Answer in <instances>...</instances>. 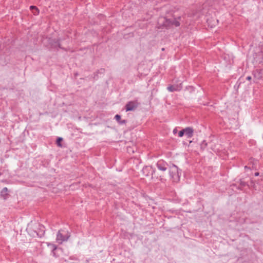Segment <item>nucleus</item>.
<instances>
[{
	"instance_id": "nucleus-1",
	"label": "nucleus",
	"mask_w": 263,
	"mask_h": 263,
	"mask_svg": "<svg viewBox=\"0 0 263 263\" xmlns=\"http://www.w3.org/2000/svg\"><path fill=\"white\" fill-rule=\"evenodd\" d=\"M169 174L173 182H177L180 180L181 174V170H179L178 167L173 164L170 166Z\"/></svg>"
},
{
	"instance_id": "nucleus-2",
	"label": "nucleus",
	"mask_w": 263,
	"mask_h": 263,
	"mask_svg": "<svg viewBox=\"0 0 263 263\" xmlns=\"http://www.w3.org/2000/svg\"><path fill=\"white\" fill-rule=\"evenodd\" d=\"M70 234L65 229L60 230L57 235V241L59 243H62L63 241H67L70 237Z\"/></svg>"
},
{
	"instance_id": "nucleus-3",
	"label": "nucleus",
	"mask_w": 263,
	"mask_h": 263,
	"mask_svg": "<svg viewBox=\"0 0 263 263\" xmlns=\"http://www.w3.org/2000/svg\"><path fill=\"white\" fill-rule=\"evenodd\" d=\"M158 28L159 29H169L171 27V20L168 19L165 17H160L158 20Z\"/></svg>"
},
{
	"instance_id": "nucleus-4",
	"label": "nucleus",
	"mask_w": 263,
	"mask_h": 263,
	"mask_svg": "<svg viewBox=\"0 0 263 263\" xmlns=\"http://www.w3.org/2000/svg\"><path fill=\"white\" fill-rule=\"evenodd\" d=\"M157 168L161 171H165L167 170L168 164L163 160H159L156 163Z\"/></svg>"
},
{
	"instance_id": "nucleus-5",
	"label": "nucleus",
	"mask_w": 263,
	"mask_h": 263,
	"mask_svg": "<svg viewBox=\"0 0 263 263\" xmlns=\"http://www.w3.org/2000/svg\"><path fill=\"white\" fill-rule=\"evenodd\" d=\"M182 83L176 84L174 83L172 85H170L167 87V89L170 92H173L175 91H179L182 88Z\"/></svg>"
},
{
	"instance_id": "nucleus-6",
	"label": "nucleus",
	"mask_w": 263,
	"mask_h": 263,
	"mask_svg": "<svg viewBox=\"0 0 263 263\" xmlns=\"http://www.w3.org/2000/svg\"><path fill=\"white\" fill-rule=\"evenodd\" d=\"M138 107V103L135 101L128 102L125 105L126 111L135 110Z\"/></svg>"
},
{
	"instance_id": "nucleus-7",
	"label": "nucleus",
	"mask_w": 263,
	"mask_h": 263,
	"mask_svg": "<svg viewBox=\"0 0 263 263\" xmlns=\"http://www.w3.org/2000/svg\"><path fill=\"white\" fill-rule=\"evenodd\" d=\"M184 129V135L188 138H191L193 136L194 129L191 127H187L185 128Z\"/></svg>"
},
{
	"instance_id": "nucleus-8",
	"label": "nucleus",
	"mask_w": 263,
	"mask_h": 263,
	"mask_svg": "<svg viewBox=\"0 0 263 263\" xmlns=\"http://www.w3.org/2000/svg\"><path fill=\"white\" fill-rule=\"evenodd\" d=\"M254 77L256 80H260L262 77L261 70L256 69L254 71Z\"/></svg>"
},
{
	"instance_id": "nucleus-9",
	"label": "nucleus",
	"mask_w": 263,
	"mask_h": 263,
	"mask_svg": "<svg viewBox=\"0 0 263 263\" xmlns=\"http://www.w3.org/2000/svg\"><path fill=\"white\" fill-rule=\"evenodd\" d=\"M115 119L116 120L118 123L121 125L124 124L127 122L126 120H121V116L118 114L115 116Z\"/></svg>"
},
{
	"instance_id": "nucleus-10",
	"label": "nucleus",
	"mask_w": 263,
	"mask_h": 263,
	"mask_svg": "<svg viewBox=\"0 0 263 263\" xmlns=\"http://www.w3.org/2000/svg\"><path fill=\"white\" fill-rule=\"evenodd\" d=\"M59 47V48H62L61 47V44L60 43V41L57 40V41H50V48H53L54 47Z\"/></svg>"
},
{
	"instance_id": "nucleus-11",
	"label": "nucleus",
	"mask_w": 263,
	"mask_h": 263,
	"mask_svg": "<svg viewBox=\"0 0 263 263\" xmlns=\"http://www.w3.org/2000/svg\"><path fill=\"white\" fill-rule=\"evenodd\" d=\"M50 246H51L52 247V253L53 254V255L55 257H58L59 255V254L58 253V249L57 247L54 245H51L50 244Z\"/></svg>"
},
{
	"instance_id": "nucleus-12",
	"label": "nucleus",
	"mask_w": 263,
	"mask_h": 263,
	"mask_svg": "<svg viewBox=\"0 0 263 263\" xmlns=\"http://www.w3.org/2000/svg\"><path fill=\"white\" fill-rule=\"evenodd\" d=\"M239 185H240V186H239L237 187V189L239 190H242L243 187H244L246 186H248V184H247V183L245 181H244L242 179L239 180Z\"/></svg>"
},
{
	"instance_id": "nucleus-13",
	"label": "nucleus",
	"mask_w": 263,
	"mask_h": 263,
	"mask_svg": "<svg viewBox=\"0 0 263 263\" xmlns=\"http://www.w3.org/2000/svg\"><path fill=\"white\" fill-rule=\"evenodd\" d=\"M30 9L31 10H32V13L34 15H36L39 14V10L38 8L34 6H31L30 7Z\"/></svg>"
},
{
	"instance_id": "nucleus-14",
	"label": "nucleus",
	"mask_w": 263,
	"mask_h": 263,
	"mask_svg": "<svg viewBox=\"0 0 263 263\" xmlns=\"http://www.w3.org/2000/svg\"><path fill=\"white\" fill-rule=\"evenodd\" d=\"M245 218L243 215H241L237 218V221L241 224H245Z\"/></svg>"
},
{
	"instance_id": "nucleus-15",
	"label": "nucleus",
	"mask_w": 263,
	"mask_h": 263,
	"mask_svg": "<svg viewBox=\"0 0 263 263\" xmlns=\"http://www.w3.org/2000/svg\"><path fill=\"white\" fill-rule=\"evenodd\" d=\"M180 22L178 20H177L176 19H175L173 21L171 20V27L172 26H175L176 27H178V26H180Z\"/></svg>"
},
{
	"instance_id": "nucleus-16",
	"label": "nucleus",
	"mask_w": 263,
	"mask_h": 263,
	"mask_svg": "<svg viewBox=\"0 0 263 263\" xmlns=\"http://www.w3.org/2000/svg\"><path fill=\"white\" fill-rule=\"evenodd\" d=\"M63 139L61 137H58L56 141V144L57 145L60 147H62V142L63 141Z\"/></svg>"
},
{
	"instance_id": "nucleus-17",
	"label": "nucleus",
	"mask_w": 263,
	"mask_h": 263,
	"mask_svg": "<svg viewBox=\"0 0 263 263\" xmlns=\"http://www.w3.org/2000/svg\"><path fill=\"white\" fill-rule=\"evenodd\" d=\"M8 191V190L6 187H4L1 192V195L3 196H5V195H7Z\"/></svg>"
},
{
	"instance_id": "nucleus-18",
	"label": "nucleus",
	"mask_w": 263,
	"mask_h": 263,
	"mask_svg": "<svg viewBox=\"0 0 263 263\" xmlns=\"http://www.w3.org/2000/svg\"><path fill=\"white\" fill-rule=\"evenodd\" d=\"M245 224H252L254 223V221H253L251 218L249 217H245Z\"/></svg>"
},
{
	"instance_id": "nucleus-19",
	"label": "nucleus",
	"mask_w": 263,
	"mask_h": 263,
	"mask_svg": "<svg viewBox=\"0 0 263 263\" xmlns=\"http://www.w3.org/2000/svg\"><path fill=\"white\" fill-rule=\"evenodd\" d=\"M250 160V162H251V163L252 162L253 163L252 168L256 169V166H254V165H255V164H257V160H255L253 158H251Z\"/></svg>"
},
{
	"instance_id": "nucleus-20",
	"label": "nucleus",
	"mask_w": 263,
	"mask_h": 263,
	"mask_svg": "<svg viewBox=\"0 0 263 263\" xmlns=\"http://www.w3.org/2000/svg\"><path fill=\"white\" fill-rule=\"evenodd\" d=\"M207 146V143L205 140L203 141L201 144V148L202 149H204Z\"/></svg>"
},
{
	"instance_id": "nucleus-21",
	"label": "nucleus",
	"mask_w": 263,
	"mask_h": 263,
	"mask_svg": "<svg viewBox=\"0 0 263 263\" xmlns=\"http://www.w3.org/2000/svg\"><path fill=\"white\" fill-rule=\"evenodd\" d=\"M184 135V129H182L181 130H180L178 133V136L179 137H182Z\"/></svg>"
},
{
	"instance_id": "nucleus-22",
	"label": "nucleus",
	"mask_w": 263,
	"mask_h": 263,
	"mask_svg": "<svg viewBox=\"0 0 263 263\" xmlns=\"http://www.w3.org/2000/svg\"><path fill=\"white\" fill-rule=\"evenodd\" d=\"M148 170V167H145L143 168L142 170V171L143 172V173L144 174L145 173V171H147Z\"/></svg>"
},
{
	"instance_id": "nucleus-23",
	"label": "nucleus",
	"mask_w": 263,
	"mask_h": 263,
	"mask_svg": "<svg viewBox=\"0 0 263 263\" xmlns=\"http://www.w3.org/2000/svg\"><path fill=\"white\" fill-rule=\"evenodd\" d=\"M69 258H70V259H72V260H73V259H76V260H77V259L74 256H70V257H69Z\"/></svg>"
},
{
	"instance_id": "nucleus-24",
	"label": "nucleus",
	"mask_w": 263,
	"mask_h": 263,
	"mask_svg": "<svg viewBox=\"0 0 263 263\" xmlns=\"http://www.w3.org/2000/svg\"><path fill=\"white\" fill-rule=\"evenodd\" d=\"M246 79H247V80L250 81V80H251V77L250 76H248V77L246 78Z\"/></svg>"
},
{
	"instance_id": "nucleus-25",
	"label": "nucleus",
	"mask_w": 263,
	"mask_h": 263,
	"mask_svg": "<svg viewBox=\"0 0 263 263\" xmlns=\"http://www.w3.org/2000/svg\"><path fill=\"white\" fill-rule=\"evenodd\" d=\"M245 169L246 170L247 169H251V167H249V166H245Z\"/></svg>"
},
{
	"instance_id": "nucleus-26",
	"label": "nucleus",
	"mask_w": 263,
	"mask_h": 263,
	"mask_svg": "<svg viewBox=\"0 0 263 263\" xmlns=\"http://www.w3.org/2000/svg\"><path fill=\"white\" fill-rule=\"evenodd\" d=\"M259 173L258 172H256V173H255V174H254V175H255V176H259Z\"/></svg>"
},
{
	"instance_id": "nucleus-27",
	"label": "nucleus",
	"mask_w": 263,
	"mask_h": 263,
	"mask_svg": "<svg viewBox=\"0 0 263 263\" xmlns=\"http://www.w3.org/2000/svg\"><path fill=\"white\" fill-rule=\"evenodd\" d=\"M189 87L192 89V90H193V87H192V86H189Z\"/></svg>"
},
{
	"instance_id": "nucleus-28",
	"label": "nucleus",
	"mask_w": 263,
	"mask_h": 263,
	"mask_svg": "<svg viewBox=\"0 0 263 263\" xmlns=\"http://www.w3.org/2000/svg\"><path fill=\"white\" fill-rule=\"evenodd\" d=\"M176 129H174L173 132L174 133L176 132Z\"/></svg>"
},
{
	"instance_id": "nucleus-29",
	"label": "nucleus",
	"mask_w": 263,
	"mask_h": 263,
	"mask_svg": "<svg viewBox=\"0 0 263 263\" xmlns=\"http://www.w3.org/2000/svg\"><path fill=\"white\" fill-rule=\"evenodd\" d=\"M148 175V173H147L146 174H145V176H147Z\"/></svg>"
}]
</instances>
